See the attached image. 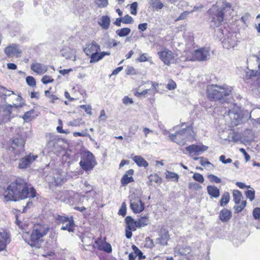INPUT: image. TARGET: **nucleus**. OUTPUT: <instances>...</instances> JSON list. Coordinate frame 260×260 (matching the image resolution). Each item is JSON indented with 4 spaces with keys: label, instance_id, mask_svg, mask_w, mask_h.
I'll return each instance as SVG.
<instances>
[{
    "label": "nucleus",
    "instance_id": "f257e3e1",
    "mask_svg": "<svg viewBox=\"0 0 260 260\" xmlns=\"http://www.w3.org/2000/svg\"><path fill=\"white\" fill-rule=\"evenodd\" d=\"M35 189L29 186L23 179L18 178L11 183L5 191L4 197L7 201H17L36 197Z\"/></svg>",
    "mask_w": 260,
    "mask_h": 260
},
{
    "label": "nucleus",
    "instance_id": "f03ea898",
    "mask_svg": "<svg viewBox=\"0 0 260 260\" xmlns=\"http://www.w3.org/2000/svg\"><path fill=\"white\" fill-rule=\"evenodd\" d=\"M207 93L208 98L211 101L225 102L232 94V88L226 85H211L208 86Z\"/></svg>",
    "mask_w": 260,
    "mask_h": 260
},
{
    "label": "nucleus",
    "instance_id": "7ed1b4c3",
    "mask_svg": "<svg viewBox=\"0 0 260 260\" xmlns=\"http://www.w3.org/2000/svg\"><path fill=\"white\" fill-rule=\"evenodd\" d=\"M48 231V226L46 224L34 225L33 230L30 235L28 244L36 248H40L44 241L43 237L47 234Z\"/></svg>",
    "mask_w": 260,
    "mask_h": 260
},
{
    "label": "nucleus",
    "instance_id": "20e7f679",
    "mask_svg": "<svg viewBox=\"0 0 260 260\" xmlns=\"http://www.w3.org/2000/svg\"><path fill=\"white\" fill-rule=\"evenodd\" d=\"M231 5L229 3H225L223 7L220 9L218 6H213L208 11L210 15L212 17V21H217L218 24H220L223 21L225 11L231 10Z\"/></svg>",
    "mask_w": 260,
    "mask_h": 260
},
{
    "label": "nucleus",
    "instance_id": "39448f33",
    "mask_svg": "<svg viewBox=\"0 0 260 260\" xmlns=\"http://www.w3.org/2000/svg\"><path fill=\"white\" fill-rule=\"evenodd\" d=\"M192 130L189 126L186 127L180 131H177L175 134L169 135L170 139L179 145H184L185 144V139L191 136Z\"/></svg>",
    "mask_w": 260,
    "mask_h": 260
},
{
    "label": "nucleus",
    "instance_id": "423d86ee",
    "mask_svg": "<svg viewBox=\"0 0 260 260\" xmlns=\"http://www.w3.org/2000/svg\"><path fill=\"white\" fill-rule=\"evenodd\" d=\"M79 164L83 170L88 171L93 170L97 164L93 154L87 151L81 157Z\"/></svg>",
    "mask_w": 260,
    "mask_h": 260
},
{
    "label": "nucleus",
    "instance_id": "0eeeda50",
    "mask_svg": "<svg viewBox=\"0 0 260 260\" xmlns=\"http://www.w3.org/2000/svg\"><path fill=\"white\" fill-rule=\"evenodd\" d=\"M130 207L135 213H139L143 211L145 208L144 204L140 198L135 194L129 196Z\"/></svg>",
    "mask_w": 260,
    "mask_h": 260
},
{
    "label": "nucleus",
    "instance_id": "6e6552de",
    "mask_svg": "<svg viewBox=\"0 0 260 260\" xmlns=\"http://www.w3.org/2000/svg\"><path fill=\"white\" fill-rule=\"evenodd\" d=\"M210 57L209 50L206 48H202L196 50L192 54V58L194 60L199 61H205Z\"/></svg>",
    "mask_w": 260,
    "mask_h": 260
},
{
    "label": "nucleus",
    "instance_id": "1a4fd4ad",
    "mask_svg": "<svg viewBox=\"0 0 260 260\" xmlns=\"http://www.w3.org/2000/svg\"><path fill=\"white\" fill-rule=\"evenodd\" d=\"M13 106L8 104L0 107V112L2 113L3 117L0 120V123H5L10 121L13 117L12 115Z\"/></svg>",
    "mask_w": 260,
    "mask_h": 260
},
{
    "label": "nucleus",
    "instance_id": "9d476101",
    "mask_svg": "<svg viewBox=\"0 0 260 260\" xmlns=\"http://www.w3.org/2000/svg\"><path fill=\"white\" fill-rule=\"evenodd\" d=\"M25 143L24 136L22 135H17L14 138L12 141L11 148L15 150L16 147H18V151H23V147Z\"/></svg>",
    "mask_w": 260,
    "mask_h": 260
},
{
    "label": "nucleus",
    "instance_id": "9b49d317",
    "mask_svg": "<svg viewBox=\"0 0 260 260\" xmlns=\"http://www.w3.org/2000/svg\"><path fill=\"white\" fill-rule=\"evenodd\" d=\"M170 239L169 231L167 229L162 228L159 232V237L156 239V243L160 245H167Z\"/></svg>",
    "mask_w": 260,
    "mask_h": 260
},
{
    "label": "nucleus",
    "instance_id": "f8f14e48",
    "mask_svg": "<svg viewBox=\"0 0 260 260\" xmlns=\"http://www.w3.org/2000/svg\"><path fill=\"white\" fill-rule=\"evenodd\" d=\"M160 59L167 66H169L171 61L174 58L173 52L167 49L158 53Z\"/></svg>",
    "mask_w": 260,
    "mask_h": 260
},
{
    "label": "nucleus",
    "instance_id": "ddd939ff",
    "mask_svg": "<svg viewBox=\"0 0 260 260\" xmlns=\"http://www.w3.org/2000/svg\"><path fill=\"white\" fill-rule=\"evenodd\" d=\"M237 37L234 34H230V35L222 41L223 47L228 49L233 48L237 45Z\"/></svg>",
    "mask_w": 260,
    "mask_h": 260
},
{
    "label": "nucleus",
    "instance_id": "4468645a",
    "mask_svg": "<svg viewBox=\"0 0 260 260\" xmlns=\"http://www.w3.org/2000/svg\"><path fill=\"white\" fill-rule=\"evenodd\" d=\"M38 157L37 155H31V154L22 158L19 163V168L20 169H25L29 167L30 165Z\"/></svg>",
    "mask_w": 260,
    "mask_h": 260
},
{
    "label": "nucleus",
    "instance_id": "2eb2a0df",
    "mask_svg": "<svg viewBox=\"0 0 260 260\" xmlns=\"http://www.w3.org/2000/svg\"><path fill=\"white\" fill-rule=\"evenodd\" d=\"M5 52L8 57H11L15 55L18 56V55L21 53V50L17 45L12 44L5 49Z\"/></svg>",
    "mask_w": 260,
    "mask_h": 260
},
{
    "label": "nucleus",
    "instance_id": "dca6fc26",
    "mask_svg": "<svg viewBox=\"0 0 260 260\" xmlns=\"http://www.w3.org/2000/svg\"><path fill=\"white\" fill-rule=\"evenodd\" d=\"M208 147L204 145H191L186 147V150L190 154L194 153V155H198L201 152L207 150Z\"/></svg>",
    "mask_w": 260,
    "mask_h": 260
},
{
    "label": "nucleus",
    "instance_id": "f3484780",
    "mask_svg": "<svg viewBox=\"0 0 260 260\" xmlns=\"http://www.w3.org/2000/svg\"><path fill=\"white\" fill-rule=\"evenodd\" d=\"M86 46L84 49V52L87 56L98 53L100 50V46L94 41H92Z\"/></svg>",
    "mask_w": 260,
    "mask_h": 260
},
{
    "label": "nucleus",
    "instance_id": "a211bd4d",
    "mask_svg": "<svg viewBox=\"0 0 260 260\" xmlns=\"http://www.w3.org/2000/svg\"><path fill=\"white\" fill-rule=\"evenodd\" d=\"M134 170L129 169V170L126 172L125 174L123 175L120 181L121 183L123 186H125L127 185L128 183L134 181V179L132 177V175L134 174Z\"/></svg>",
    "mask_w": 260,
    "mask_h": 260
},
{
    "label": "nucleus",
    "instance_id": "6ab92c4d",
    "mask_svg": "<svg viewBox=\"0 0 260 260\" xmlns=\"http://www.w3.org/2000/svg\"><path fill=\"white\" fill-rule=\"evenodd\" d=\"M0 101L3 103H7V98H11V96H16L15 93L11 90L7 89L3 87H0Z\"/></svg>",
    "mask_w": 260,
    "mask_h": 260
},
{
    "label": "nucleus",
    "instance_id": "aec40b11",
    "mask_svg": "<svg viewBox=\"0 0 260 260\" xmlns=\"http://www.w3.org/2000/svg\"><path fill=\"white\" fill-rule=\"evenodd\" d=\"M61 55L67 59H73L76 60V51L74 49L70 48H63L61 51Z\"/></svg>",
    "mask_w": 260,
    "mask_h": 260
},
{
    "label": "nucleus",
    "instance_id": "412c9836",
    "mask_svg": "<svg viewBox=\"0 0 260 260\" xmlns=\"http://www.w3.org/2000/svg\"><path fill=\"white\" fill-rule=\"evenodd\" d=\"M10 241L8 234L5 231L0 232V251L4 250Z\"/></svg>",
    "mask_w": 260,
    "mask_h": 260
},
{
    "label": "nucleus",
    "instance_id": "4be33fe9",
    "mask_svg": "<svg viewBox=\"0 0 260 260\" xmlns=\"http://www.w3.org/2000/svg\"><path fill=\"white\" fill-rule=\"evenodd\" d=\"M30 68L34 72L39 74H43L47 70V66L38 62L32 63Z\"/></svg>",
    "mask_w": 260,
    "mask_h": 260
},
{
    "label": "nucleus",
    "instance_id": "5701e85b",
    "mask_svg": "<svg viewBox=\"0 0 260 260\" xmlns=\"http://www.w3.org/2000/svg\"><path fill=\"white\" fill-rule=\"evenodd\" d=\"M61 230H67L70 233L74 232L75 223L72 217H71L64 224L62 225Z\"/></svg>",
    "mask_w": 260,
    "mask_h": 260
},
{
    "label": "nucleus",
    "instance_id": "b1692460",
    "mask_svg": "<svg viewBox=\"0 0 260 260\" xmlns=\"http://www.w3.org/2000/svg\"><path fill=\"white\" fill-rule=\"evenodd\" d=\"M232 217V212L227 209H224L220 211L219 218L223 222L228 221Z\"/></svg>",
    "mask_w": 260,
    "mask_h": 260
},
{
    "label": "nucleus",
    "instance_id": "393cba45",
    "mask_svg": "<svg viewBox=\"0 0 260 260\" xmlns=\"http://www.w3.org/2000/svg\"><path fill=\"white\" fill-rule=\"evenodd\" d=\"M224 108V114H227L231 120L233 121L236 120L237 121L239 118V115L238 114L237 111L235 109H230L229 108L227 110L226 107Z\"/></svg>",
    "mask_w": 260,
    "mask_h": 260
},
{
    "label": "nucleus",
    "instance_id": "a878e982",
    "mask_svg": "<svg viewBox=\"0 0 260 260\" xmlns=\"http://www.w3.org/2000/svg\"><path fill=\"white\" fill-rule=\"evenodd\" d=\"M126 224V229L135 231L136 230L137 224L136 221H134V219L130 216H127L125 219Z\"/></svg>",
    "mask_w": 260,
    "mask_h": 260
},
{
    "label": "nucleus",
    "instance_id": "bb28decb",
    "mask_svg": "<svg viewBox=\"0 0 260 260\" xmlns=\"http://www.w3.org/2000/svg\"><path fill=\"white\" fill-rule=\"evenodd\" d=\"M207 190L208 194L213 198H217L220 196L219 189L215 186L208 185Z\"/></svg>",
    "mask_w": 260,
    "mask_h": 260
},
{
    "label": "nucleus",
    "instance_id": "cd10ccee",
    "mask_svg": "<svg viewBox=\"0 0 260 260\" xmlns=\"http://www.w3.org/2000/svg\"><path fill=\"white\" fill-rule=\"evenodd\" d=\"M250 119L260 124V108H254L250 113Z\"/></svg>",
    "mask_w": 260,
    "mask_h": 260
},
{
    "label": "nucleus",
    "instance_id": "c85d7f7f",
    "mask_svg": "<svg viewBox=\"0 0 260 260\" xmlns=\"http://www.w3.org/2000/svg\"><path fill=\"white\" fill-rule=\"evenodd\" d=\"M99 24L103 29H107L110 24V18L108 16H103L101 18V21L99 22Z\"/></svg>",
    "mask_w": 260,
    "mask_h": 260
},
{
    "label": "nucleus",
    "instance_id": "c756f323",
    "mask_svg": "<svg viewBox=\"0 0 260 260\" xmlns=\"http://www.w3.org/2000/svg\"><path fill=\"white\" fill-rule=\"evenodd\" d=\"M133 159L139 167H146L148 166V163L140 156H135Z\"/></svg>",
    "mask_w": 260,
    "mask_h": 260
},
{
    "label": "nucleus",
    "instance_id": "7c9ffc66",
    "mask_svg": "<svg viewBox=\"0 0 260 260\" xmlns=\"http://www.w3.org/2000/svg\"><path fill=\"white\" fill-rule=\"evenodd\" d=\"M149 222L148 218L146 216H142L136 221L137 227L138 228L147 225Z\"/></svg>",
    "mask_w": 260,
    "mask_h": 260
},
{
    "label": "nucleus",
    "instance_id": "2f4dec72",
    "mask_svg": "<svg viewBox=\"0 0 260 260\" xmlns=\"http://www.w3.org/2000/svg\"><path fill=\"white\" fill-rule=\"evenodd\" d=\"M149 181L148 182V185H151L152 182L161 183V179L157 174L150 175L148 177Z\"/></svg>",
    "mask_w": 260,
    "mask_h": 260
},
{
    "label": "nucleus",
    "instance_id": "473e14b6",
    "mask_svg": "<svg viewBox=\"0 0 260 260\" xmlns=\"http://www.w3.org/2000/svg\"><path fill=\"white\" fill-rule=\"evenodd\" d=\"M131 29L128 27H125L116 30V32L118 36L120 37H125L129 34Z\"/></svg>",
    "mask_w": 260,
    "mask_h": 260
},
{
    "label": "nucleus",
    "instance_id": "72a5a7b5",
    "mask_svg": "<svg viewBox=\"0 0 260 260\" xmlns=\"http://www.w3.org/2000/svg\"><path fill=\"white\" fill-rule=\"evenodd\" d=\"M230 197L229 193L228 192H224L222 194L220 201V206H224L226 205L230 201Z\"/></svg>",
    "mask_w": 260,
    "mask_h": 260
},
{
    "label": "nucleus",
    "instance_id": "f704fd0d",
    "mask_svg": "<svg viewBox=\"0 0 260 260\" xmlns=\"http://www.w3.org/2000/svg\"><path fill=\"white\" fill-rule=\"evenodd\" d=\"M149 4L156 9H161L164 7V4L159 0H151Z\"/></svg>",
    "mask_w": 260,
    "mask_h": 260
},
{
    "label": "nucleus",
    "instance_id": "c9c22d12",
    "mask_svg": "<svg viewBox=\"0 0 260 260\" xmlns=\"http://www.w3.org/2000/svg\"><path fill=\"white\" fill-rule=\"evenodd\" d=\"M234 201L236 204L240 203L241 199L242 197L241 192L239 190H234L233 191Z\"/></svg>",
    "mask_w": 260,
    "mask_h": 260
},
{
    "label": "nucleus",
    "instance_id": "e433bc0d",
    "mask_svg": "<svg viewBox=\"0 0 260 260\" xmlns=\"http://www.w3.org/2000/svg\"><path fill=\"white\" fill-rule=\"evenodd\" d=\"M246 76L249 78L257 77V78H260V71L256 70H250L246 72Z\"/></svg>",
    "mask_w": 260,
    "mask_h": 260
},
{
    "label": "nucleus",
    "instance_id": "4c0bfd02",
    "mask_svg": "<svg viewBox=\"0 0 260 260\" xmlns=\"http://www.w3.org/2000/svg\"><path fill=\"white\" fill-rule=\"evenodd\" d=\"M70 219L68 216H64L62 215H58L56 217L55 219L57 221V223L58 224H62V225L64 224L67 220Z\"/></svg>",
    "mask_w": 260,
    "mask_h": 260
},
{
    "label": "nucleus",
    "instance_id": "58836bf2",
    "mask_svg": "<svg viewBox=\"0 0 260 260\" xmlns=\"http://www.w3.org/2000/svg\"><path fill=\"white\" fill-rule=\"evenodd\" d=\"M193 159L195 160H200V164L203 166L210 165L213 167V165L210 162H209L207 159L204 158L203 157H194Z\"/></svg>",
    "mask_w": 260,
    "mask_h": 260
},
{
    "label": "nucleus",
    "instance_id": "ea45409f",
    "mask_svg": "<svg viewBox=\"0 0 260 260\" xmlns=\"http://www.w3.org/2000/svg\"><path fill=\"white\" fill-rule=\"evenodd\" d=\"M246 205V201H243L241 203L240 205H239L237 204V205H236L234 207V208L235 210V213H239L241 212L243 209L245 207Z\"/></svg>",
    "mask_w": 260,
    "mask_h": 260
},
{
    "label": "nucleus",
    "instance_id": "a19ab883",
    "mask_svg": "<svg viewBox=\"0 0 260 260\" xmlns=\"http://www.w3.org/2000/svg\"><path fill=\"white\" fill-rule=\"evenodd\" d=\"M132 249L134 251L137 256L139 257V259H142L145 258V256L143 255V252L135 245L132 246Z\"/></svg>",
    "mask_w": 260,
    "mask_h": 260
},
{
    "label": "nucleus",
    "instance_id": "79ce46f5",
    "mask_svg": "<svg viewBox=\"0 0 260 260\" xmlns=\"http://www.w3.org/2000/svg\"><path fill=\"white\" fill-rule=\"evenodd\" d=\"M89 56L91 58L90 61V63L98 62L102 59V56L100 55L99 52H98V53H95V54H93V55H90Z\"/></svg>",
    "mask_w": 260,
    "mask_h": 260
},
{
    "label": "nucleus",
    "instance_id": "37998d69",
    "mask_svg": "<svg viewBox=\"0 0 260 260\" xmlns=\"http://www.w3.org/2000/svg\"><path fill=\"white\" fill-rule=\"evenodd\" d=\"M228 140L229 141L236 142L240 140V137L237 133H231L228 136Z\"/></svg>",
    "mask_w": 260,
    "mask_h": 260
},
{
    "label": "nucleus",
    "instance_id": "c03bdc74",
    "mask_svg": "<svg viewBox=\"0 0 260 260\" xmlns=\"http://www.w3.org/2000/svg\"><path fill=\"white\" fill-rule=\"evenodd\" d=\"M34 110H33L26 112L23 116L24 120L26 122L30 121L32 119V117H33L32 116V114L34 113Z\"/></svg>",
    "mask_w": 260,
    "mask_h": 260
},
{
    "label": "nucleus",
    "instance_id": "a18cd8bd",
    "mask_svg": "<svg viewBox=\"0 0 260 260\" xmlns=\"http://www.w3.org/2000/svg\"><path fill=\"white\" fill-rule=\"evenodd\" d=\"M166 178L169 179H174L175 181H178L179 176L175 173L167 171Z\"/></svg>",
    "mask_w": 260,
    "mask_h": 260
},
{
    "label": "nucleus",
    "instance_id": "49530a36",
    "mask_svg": "<svg viewBox=\"0 0 260 260\" xmlns=\"http://www.w3.org/2000/svg\"><path fill=\"white\" fill-rule=\"evenodd\" d=\"M192 178L193 179L201 183H202L204 181V178L203 176L198 173H196L193 174Z\"/></svg>",
    "mask_w": 260,
    "mask_h": 260
},
{
    "label": "nucleus",
    "instance_id": "de8ad7c7",
    "mask_svg": "<svg viewBox=\"0 0 260 260\" xmlns=\"http://www.w3.org/2000/svg\"><path fill=\"white\" fill-rule=\"evenodd\" d=\"M188 187L190 189L199 190L202 188V186L196 182H189Z\"/></svg>",
    "mask_w": 260,
    "mask_h": 260
},
{
    "label": "nucleus",
    "instance_id": "09e8293b",
    "mask_svg": "<svg viewBox=\"0 0 260 260\" xmlns=\"http://www.w3.org/2000/svg\"><path fill=\"white\" fill-rule=\"evenodd\" d=\"M122 19V22L124 24H131L134 21L133 18L128 14L125 15Z\"/></svg>",
    "mask_w": 260,
    "mask_h": 260
},
{
    "label": "nucleus",
    "instance_id": "8fccbe9b",
    "mask_svg": "<svg viewBox=\"0 0 260 260\" xmlns=\"http://www.w3.org/2000/svg\"><path fill=\"white\" fill-rule=\"evenodd\" d=\"M245 194L247 198L249 199L250 201H252L254 199L255 192L254 190H248L245 191Z\"/></svg>",
    "mask_w": 260,
    "mask_h": 260
},
{
    "label": "nucleus",
    "instance_id": "3c124183",
    "mask_svg": "<svg viewBox=\"0 0 260 260\" xmlns=\"http://www.w3.org/2000/svg\"><path fill=\"white\" fill-rule=\"evenodd\" d=\"M208 178L210 180L211 182H212L219 183L221 182V179L214 175H212V174L209 175L208 176Z\"/></svg>",
    "mask_w": 260,
    "mask_h": 260
},
{
    "label": "nucleus",
    "instance_id": "603ef678",
    "mask_svg": "<svg viewBox=\"0 0 260 260\" xmlns=\"http://www.w3.org/2000/svg\"><path fill=\"white\" fill-rule=\"evenodd\" d=\"M138 3L134 2L131 5V13L132 15H136L137 14Z\"/></svg>",
    "mask_w": 260,
    "mask_h": 260
},
{
    "label": "nucleus",
    "instance_id": "864d4df0",
    "mask_svg": "<svg viewBox=\"0 0 260 260\" xmlns=\"http://www.w3.org/2000/svg\"><path fill=\"white\" fill-rule=\"evenodd\" d=\"M54 81V79L49 76L45 75L41 79V81L44 84H47L48 83H52Z\"/></svg>",
    "mask_w": 260,
    "mask_h": 260
},
{
    "label": "nucleus",
    "instance_id": "5fc2aeb1",
    "mask_svg": "<svg viewBox=\"0 0 260 260\" xmlns=\"http://www.w3.org/2000/svg\"><path fill=\"white\" fill-rule=\"evenodd\" d=\"M26 82L27 84L30 86H34L36 84L35 78L32 76L27 77L26 78Z\"/></svg>",
    "mask_w": 260,
    "mask_h": 260
},
{
    "label": "nucleus",
    "instance_id": "6e6d98bb",
    "mask_svg": "<svg viewBox=\"0 0 260 260\" xmlns=\"http://www.w3.org/2000/svg\"><path fill=\"white\" fill-rule=\"evenodd\" d=\"M126 213V205L125 202L122 203L121 208L119 210V214L123 216H124Z\"/></svg>",
    "mask_w": 260,
    "mask_h": 260
},
{
    "label": "nucleus",
    "instance_id": "4d7b16f0",
    "mask_svg": "<svg viewBox=\"0 0 260 260\" xmlns=\"http://www.w3.org/2000/svg\"><path fill=\"white\" fill-rule=\"evenodd\" d=\"M96 4L99 7L105 8L108 5V0H96Z\"/></svg>",
    "mask_w": 260,
    "mask_h": 260
},
{
    "label": "nucleus",
    "instance_id": "13d9d810",
    "mask_svg": "<svg viewBox=\"0 0 260 260\" xmlns=\"http://www.w3.org/2000/svg\"><path fill=\"white\" fill-rule=\"evenodd\" d=\"M253 216L255 219H258L260 218V208H255L253 209Z\"/></svg>",
    "mask_w": 260,
    "mask_h": 260
},
{
    "label": "nucleus",
    "instance_id": "bf43d9fd",
    "mask_svg": "<svg viewBox=\"0 0 260 260\" xmlns=\"http://www.w3.org/2000/svg\"><path fill=\"white\" fill-rule=\"evenodd\" d=\"M102 249L108 252V253H110L112 252V247L111 246V245L108 243H105V244L103 246V247L102 248Z\"/></svg>",
    "mask_w": 260,
    "mask_h": 260
},
{
    "label": "nucleus",
    "instance_id": "052dcab7",
    "mask_svg": "<svg viewBox=\"0 0 260 260\" xmlns=\"http://www.w3.org/2000/svg\"><path fill=\"white\" fill-rule=\"evenodd\" d=\"M219 160L224 164L232 162V159L230 158L225 159V156L224 155H222L219 157Z\"/></svg>",
    "mask_w": 260,
    "mask_h": 260
},
{
    "label": "nucleus",
    "instance_id": "680f3d73",
    "mask_svg": "<svg viewBox=\"0 0 260 260\" xmlns=\"http://www.w3.org/2000/svg\"><path fill=\"white\" fill-rule=\"evenodd\" d=\"M80 107L81 109H84L87 114L90 115H92V113L91 111V108L90 106L87 107L86 105H81Z\"/></svg>",
    "mask_w": 260,
    "mask_h": 260
},
{
    "label": "nucleus",
    "instance_id": "e2e57ef3",
    "mask_svg": "<svg viewBox=\"0 0 260 260\" xmlns=\"http://www.w3.org/2000/svg\"><path fill=\"white\" fill-rule=\"evenodd\" d=\"M176 84L173 80H170L167 85V87L169 90H173L176 88Z\"/></svg>",
    "mask_w": 260,
    "mask_h": 260
},
{
    "label": "nucleus",
    "instance_id": "0e129e2a",
    "mask_svg": "<svg viewBox=\"0 0 260 260\" xmlns=\"http://www.w3.org/2000/svg\"><path fill=\"white\" fill-rule=\"evenodd\" d=\"M189 14H190V11H184L180 14L177 20H183L185 19Z\"/></svg>",
    "mask_w": 260,
    "mask_h": 260
},
{
    "label": "nucleus",
    "instance_id": "69168bd1",
    "mask_svg": "<svg viewBox=\"0 0 260 260\" xmlns=\"http://www.w3.org/2000/svg\"><path fill=\"white\" fill-rule=\"evenodd\" d=\"M139 62H144L147 60V54L146 53H143L140 55V57L138 58Z\"/></svg>",
    "mask_w": 260,
    "mask_h": 260
},
{
    "label": "nucleus",
    "instance_id": "338daca9",
    "mask_svg": "<svg viewBox=\"0 0 260 260\" xmlns=\"http://www.w3.org/2000/svg\"><path fill=\"white\" fill-rule=\"evenodd\" d=\"M86 131H87V130H86L85 132H75L73 134V136L74 137H78V136L85 137V136H87L88 133H87Z\"/></svg>",
    "mask_w": 260,
    "mask_h": 260
},
{
    "label": "nucleus",
    "instance_id": "774afa93",
    "mask_svg": "<svg viewBox=\"0 0 260 260\" xmlns=\"http://www.w3.org/2000/svg\"><path fill=\"white\" fill-rule=\"evenodd\" d=\"M148 24L147 23H141L138 25V29L142 31H145L147 28Z\"/></svg>",
    "mask_w": 260,
    "mask_h": 260
}]
</instances>
